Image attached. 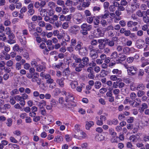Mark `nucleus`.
<instances>
[{
	"instance_id": "obj_62",
	"label": "nucleus",
	"mask_w": 149,
	"mask_h": 149,
	"mask_svg": "<svg viewBox=\"0 0 149 149\" xmlns=\"http://www.w3.org/2000/svg\"><path fill=\"white\" fill-rule=\"evenodd\" d=\"M48 6L51 8L52 9L55 7V4L54 2L50 1L49 2Z\"/></svg>"
},
{
	"instance_id": "obj_48",
	"label": "nucleus",
	"mask_w": 149,
	"mask_h": 149,
	"mask_svg": "<svg viewBox=\"0 0 149 149\" xmlns=\"http://www.w3.org/2000/svg\"><path fill=\"white\" fill-rule=\"evenodd\" d=\"M109 133L111 135L114 136L116 135V133L114 132V129L112 128L109 129Z\"/></svg>"
},
{
	"instance_id": "obj_23",
	"label": "nucleus",
	"mask_w": 149,
	"mask_h": 149,
	"mask_svg": "<svg viewBox=\"0 0 149 149\" xmlns=\"http://www.w3.org/2000/svg\"><path fill=\"white\" fill-rule=\"evenodd\" d=\"M46 68V66L40 65H38L36 67V70L38 72H41L42 71H45Z\"/></svg>"
},
{
	"instance_id": "obj_9",
	"label": "nucleus",
	"mask_w": 149,
	"mask_h": 149,
	"mask_svg": "<svg viewBox=\"0 0 149 149\" xmlns=\"http://www.w3.org/2000/svg\"><path fill=\"white\" fill-rule=\"evenodd\" d=\"M105 42V39H99L98 40V42L99 44L98 45L99 49L101 50L104 49L106 46L105 43H103Z\"/></svg>"
},
{
	"instance_id": "obj_42",
	"label": "nucleus",
	"mask_w": 149,
	"mask_h": 149,
	"mask_svg": "<svg viewBox=\"0 0 149 149\" xmlns=\"http://www.w3.org/2000/svg\"><path fill=\"white\" fill-rule=\"evenodd\" d=\"M70 85L72 89H75L77 85V82L76 81H72L70 83Z\"/></svg>"
},
{
	"instance_id": "obj_51",
	"label": "nucleus",
	"mask_w": 149,
	"mask_h": 149,
	"mask_svg": "<svg viewBox=\"0 0 149 149\" xmlns=\"http://www.w3.org/2000/svg\"><path fill=\"white\" fill-rule=\"evenodd\" d=\"M126 10L128 12L133 13L134 11V10L131 7L130 4L129 6H127L126 8Z\"/></svg>"
},
{
	"instance_id": "obj_52",
	"label": "nucleus",
	"mask_w": 149,
	"mask_h": 149,
	"mask_svg": "<svg viewBox=\"0 0 149 149\" xmlns=\"http://www.w3.org/2000/svg\"><path fill=\"white\" fill-rule=\"evenodd\" d=\"M100 23L102 26L103 27H105L108 25V23L107 21L104 19H102L101 20Z\"/></svg>"
},
{
	"instance_id": "obj_18",
	"label": "nucleus",
	"mask_w": 149,
	"mask_h": 149,
	"mask_svg": "<svg viewBox=\"0 0 149 149\" xmlns=\"http://www.w3.org/2000/svg\"><path fill=\"white\" fill-rule=\"evenodd\" d=\"M58 18L57 15H54L52 17L50 18L48 22L51 24H54L55 21L58 20Z\"/></svg>"
},
{
	"instance_id": "obj_8",
	"label": "nucleus",
	"mask_w": 149,
	"mask_h": 149,
	"mask_svg": "<svg viewBox=\"0 0 149 149\" xmlns=\"http://www.w3.org/2000/svg\"><path fill=\"white\" fill-rule=\"evenodd\" d=\"M65 79V78L63 77H62L61 78H57L56 79V82L60 87L63 88L64 86V81Z\"/></svg>"
},
{
	"instance_id": "obj_21",
	"label": "nucleus",
	"mask_w": 149,
	"mask_h": 149,
	"mask_svg": "<svg viewBox=\"0 0 149 149\" xmlns=\"http://www.w3.org/2000/svg\"><path fill=\"white\" fill-rule=\"evenodd\" d=\"M64 104L65 107L69 108L74 107L75 106V104L73 101H72V102H65Z\"/></svg>"
},
{
	"instance_id": "obj_6",
	"label": "nucleus",
	"mask_w": 149,
	"mask_h": 149,
	"mask_svg": "<svg viewBox=\"0 0 149 149\" xmlns=\"http://www.w3.org/2000/svg\"><path fill=\"white\" fill-rule=\"evenodd\" d=\"M80 136H77L76 134H74L73 135V137L78 140H81L83 139H84L87 137V135L86 133L84 132H80Z\"/></svg>"
},
{
	"instance_id": "obj_57",
	"label": "nucleus",
	"mask_w": 149,
	"mask_h": 149,
	"mask_svg": "<svg viewBox=\"0 0 149 149\" xmlns=\"http://www.w3.org/2000/svg\"><path fill=\"white\" fill-rule=\"evenodd\" d=\"M38 24L40 27H45L46 25V24L44 21H39Z\"/></svg>"
},
{
	"instance_id": "obj_36",
	"label": "nucleus",
	"mask_w": 149,
	"mask_h": 149,
	"mask_svg": "<svg viewBox=\"0 0 149 149\" xmlns=\"http://www.w3.org/2000/svg\"><path fill=\"white\" fill-rule=\"evenodd\" d=\"M143 22L145 23H147L149 26V18L147 15L145 16H143Z\"/></svg>"
},
{
	"instance_id": "obj_55",
	"label": "nucleus",
	"mask_w": 149,
	"mask_h": 149,
	"mask_svg": "<svg viewBox=\"0 0 149 149\" xmlns=\"http://www.w3.org/2000/svg\"><path fill=\"white\" fill-rule=\"evenodd\" d=\"M6 64L7 66L11 67L13 64V62L12 61L10 60L6 62Z\"/></svg>"
},
{
	"instance_id": "obj_29",
	"label": "nucleus",
	"mask_w": 149,
	"mask_h": 149,
	"mask_svg": "<svg viewBox=\"0 0 149 149\" xmlns=\"http://www.w3.org/2000/svg\"><path fill=\"white\" fill-rule=\"evenodd\" d=\"M138 22H133L132 21H129L128 22L127 25L128 27H131L133 26H135L138 24Z\"/></svg>"
},
{
	"instance_id": "obj_34",
	"label": "nucleus",
	"mask_w": 149,
	"mask_h": 149,
	"mask_svg": "<svg viewBox=\"0 0 149 149\" xmlns=\"http://www.w3.org/2000/svg\"><path fill=\"white\" fill-rule=\"evenodd\" d=\"M93 17L95 18L93 21V23L95 25H98L100 22V21L99 20V17L98 16H97L95 17V16H94Z\"/></svg>"
},
{
	"instance_id": "obj_60",
	"label": "nucleus",
	"mask_w": 149,
	"mask_h": 149,
	"mask_svg": "<svg viewBox=\"0 0 149 149\" xmlns=\"http://www.w3.org/2000/svg\"><path fill=\"white\" fill-rule=\"evenodd\" d=\"M18 91L17 89H13L10 92V94L12 95H15V94H18Z\"/></svg>"
},
{
	"instance_id": "obj_58",
	"label": "nucleus",
	"mask_w": 149,
	"mask_h": 149,
	"mask_svg": "<svg viewBox=\"0 0 149 149\" xmlns=\"http://www.w3.org/2000/svg\"><path fill=\"white\" fill-rule=\"evenodd\" d=\"M54 24L56 27L58 28L61 26V22L59 21H57L56 22H54Z\"/></svg>"
},
{
	"instance_id": "obj_27",
	"label": "nucleus",
	"mask_w": 149,
	"mask_h": 149,
	"mask_svg": "<svg viewBox=\"0 0 149 149\" xmlns=\"http://www.w3.org/2000/svg\"><path fill=\"white\" fill-rule=\"evenodd\" d=\"M84 67V65H82V63H80L78 66L75 68V70L77 72H80L82 70V69Z\"/></svg>"
},
{
	"instance_id": "obj_15",
	"label": "nucleus",
	"mask_w": 149,
	"mask_h": 149,
	"mask_svg": "<svg viewBox=\"0 0 149 149\" xmlns=\"http://www.w3.org/2000/svg\"><path fill=\"white\" fill-rule=\"evenodd\" d=\"M38 106L40 109H42L44 108V107L46 105V102L43 100H41L37 104Z\"/></svg>"
},
{
	"instance_id": "obj_17",
	"label": "nucleus",
	"mask_w": 149,
	"mask_h": 149,
	"mask_svg": "<svg viewBox=\"0 0 149 149\" xmlns=\"http://www.w3.org/2000/svg\"><path fill=\"white\" fill-rule=\"evenodd\" d=\"M94 125V122L92 121H86V128L87 130H89L90 128Z\"/></svg>"
},
{
	"instance_id": "obj_10",
	"label": "nucleus",
	"mask_w": 149,
	"mask_h": 149,
	"mask_svg": "<svg viewBox=\"0 0 149 149\" xmlns=\"http://www.w3.org/2000/svg\"><path fill=\"white\" fill-rule=\"evenodd\" d=\"M14 38L15 35L13 33L8 35V40L7 41L10 44L15 43L16 41L14 39Z\"/></svg>"
},
{
	"instance_id": "obj_35",
	"label": "nucleus",
	"mask_w": 149,
	"mask_h": 149,
	"mask_svg": "<svg viewBox=\"0 0 149 149\" xmlns=\"http://www.w3.org/2000/svg\"><path fill=\"white\" fill-rule=\"evenodd\" d=\"M145 11H141V10H138L136 12V15L139 17H142L143 16V14Z\"/></svg>"
},
{
	"instance_id": "obj_13",
	"label": "nucleus",
	"mask_w": 149,
	"mask_h": 149,
	"mask_svg": "<svg viewBox=\"0 0 149 149\" xmlns=\"http://www.w3.org/2000/svg\"><path fill=\"white\" fill-rule=\"evenodd\" d=\"M89 56L92 59L94 60L96 59L98 57V55L95 50L89 52Z\"/></svg>"
},
{
	"instance_id": "obj_53",
	"label": "nucleus",
	"mask_w": 149,
	"mask_h": 149,
	"mask_svg": "<svg viewBox=\"0 0 149 149\" xmlns=\"http://www.w3.org/2000/svg\"><path fill=\"white\" fill-rule=\"evenodd\" d=\"M112 73L113 74H120L122 73L121 70H119L118 69H114L112 71Z\"/></svg>"
},
{
	"instance_id": "obj_31",
	"label": "nucleus",
	"mask_w": 149,
	"mask_h": 149,
	"mask_svg": "<svg viewBox=\"0 0 149 149\" xmlns=\"http://www.w3.org/2000/svg\"><path fill=\"white\" fill-rule=\"evenodd\" d=\"M104 137L102 135H96L95 136V139L96 141H99L103 140Z\"/></svg>"
},
{
	"instance_id": "obj_49",
	"label": "nucleus",
	"mask_w": 149,
	"mask_h": 149,
	"mask_svg": "<svg viewBox=\"0 0 149 149\" xmlns=\"http://www.w3.org/2000/svg\"><path fill=\"white\" fill-rule=\"evenodd\" d=\"M13 120L11 118H9L7 119V122L6 124L8 126L10 127L12 125Z\"/></svg>"
},
{
	"instance_id": "obj_14",
	"label": "nucleus",
	"mask_w": 149,
	"mask_h": 149,
	"mask_svg": "<svg viewBox=\"0 0 149 149\" xmlns=\"http://www.w3.org/2000/svg\"><path fill=\"white\" fill-rule=\"evenodd\" d=\"M129 72L131 73V74L133 75L136 74L137 72V69L136 68L133 66H130V68L128 69Z\"/></svg>"
},
{
	"instance_id": "obj_64",
	"label": "nucleus",
	"mask_w": 149,
	"mask_h": 149,
	"mask_svg": "<svg viewBox=\"0 0 149 149\" xmlns=\"http://www.w3.org/2000/svg\"><path fill=\"white\" fill-rule=\"evenodd\" d=\"M130 96L132 100H134L136 97V95L134 93L132 92L130 94Z\"/></svg>"
},
{
	"instance_id": "obj_40",
	"label": "nucleus",
	"mask_w": 149,
	"mask_h": 149,
	"mask_svg": "<svg viewBox=\"0 0 149 149\" xmlns=\"http://www.w3.org/2000/svg\"><path fill=\"white\" fill-rule=\"evenodd\" d=\"M46 29L47 31H50L52 30L53 26L49 23H47L45 26Z\"/></svg>"
},
{
	"instance_id": "obj_28",
	"label": "nucleus",
	"mask_w": 149,
	"mask_h": 149,
	"mask_svg": "<svg viewBox=\"0 0 149 149\" xmlns=\"http://www.w3.org/2000/svg\"><path fill=\"white\" fill-rule=\"evenodd\" d=\"M105 13L104 14H102L100 16V17L101 18L103 19H106L109 17V12L108 10H105Z\"/></svg>"
},
{
	"instance_id": "obj_33",
	"label": "nucleus",
	"mask_w": 149,
	"mask_h": 149,
	"mask_svg": "<svg viewBox=\"0 0 149 149\" xmlns=\"http://www.w3.org/2000/svg\"><path fill=\"white\" fill-rule=\"evenodd\" d=\"M40 13L42 17H44L47 15V11L45 9H41L40 11Z\"/></svg>"
},
{
	"instance_id": "obj_7",
	"label": "nucleus",
	"mask_w": 149,
	"mask_h": 149,
	"mask_svg": "<svg viewBox=\"0 0 149 149\" xmlns=\"http://www.w3.org/2000/svg\"><path fill=\"white\" fill-rule=\"evenodd\" d=\"M19 142L21 145H25L29 143V138L26 136H23L20 139Z\"/></svg>"
},
{
	"instance_id": "obj_47",
	"label": "nucleus",
	"mask_w": 149,
	"mask_h": 149,
	"mask_svg": "<svg viewBox=\"0 0 149 149\" xmlns=\"http://www.w3.org/2000/svg\"><path fill=\"white\" fill-rule=\"evenodd\" d=\"M80 126L79 125L76 124L74 126V129L75 131L79 132L81 131V130L80 129Z\"/></svg>"
},
{
	"instance_id": "obj_11",
	"label": "nucleus",
	"mask_w": 149,
	"mask_h": 149,
	"mask_svg": "<svg viewBox=\"0 0 149 149\" xmlns=\"http://www.w3.org/2000/svg\"><path fill=\"white\" fill-rule=\"evenodd\" d=\"M133 1H131L130 3V5L131 7L134 10H135L137 8H139V4L136 3V1H135V0H132Z\"/></svg>"
},
{
	"instance_id": "obj_59",
	"label": "nucleus",
	"mask_w": 149,
	"mask_h": 149,
	"mask_svg": "<svg viewBox=\"0 0 149 149\" xmlns=\"http://www.w3.org/2000/svg\"><path fill=\"white\" fill-rule=\"evenodd\" d=\"M98 42V41L97 40L93 39L91 41L90 43L93 46H95L97 44Z\"/></svg>"
},
{
	"instance_id": "obj_5",
	"label": "nucleus",
	"mask_w": 149,
	"mask_h": 149,
	"mask_svg": "<svg viewBox=\"0 0 149 149\" xmlns=\"http://www.w3.org/2000/svg\"><path fill=\"white\" fill-rule=\"evenodd\" d=\"M64 94L66 96V97L65 98V102H72L74 98L72 95L70 94L69 93H67L66 92H64Z\"/></svg>"
},
{
	"instance_id": "obj_54",
	"label": "nucleus",
	"mask_w": 149,
	"mask_h": 149,
	"mask_svg": "<svg viewBox=\"0 0 149 149\" xmlns=\"http://www.w3.org/2000/svg\"><path fill=\"white\" fill-rule=\"evenodd\" d=\"M6 63L4 61H2L0 62V69L2 70H3V68L5 67Z\"/></svg>"
},
{
	"instance_id": "obj_19",
	"label": "nucleus",
	"mask_w": 149,
	"mask_h": 149,
	"mask_svg": "<svg viewBox=\"0 0 149 149\" xmlns=\"http://www.w3.org/2000/svg\"><path fill=\"white\" fill-rule=\"evenodd\" d=\"M105 42L106 44H107L109 46L112 47L114 45V41L113 40H110L109 39H105Z\"/></svg>"
},
{
	"instance_id": "obj_38",
	"label": "nucleus",
	"mask_w": 149,
	"mask_h": 149,
	"mask_svg": "<svg viewBox=\"0 0 149 149\" xmlns=\"http://www.w3.org/2000/svg\"><path fill=\"white\" fill-rule=\"evenodd\" d=\"M118 53L116 52H114L111 54L110 56L111 59H115L118 57Z\"/></svg>"
},
{
	"instance_id": "obj_44",
	"label": "nucleus",
	"mask_w": 149,
	"mask_h": 149,
	"mask_svg": "<svg viewBox=\"0 0 149 149\" xmlns=\"http://www.w3.org/2000/svg\"><path fill=\"white\" fill-rule=\"evenodd\" d=\"M145 92L143 90H139L137 92V94L139 97H141L145 94Z\"/></svg>"
},
{
	"instance_id": "obj_45",
	"label": "nucleus",
	"mask_w": 149,
	"mask_h": 149,
	"mask_svg": "<svg viewBox=\"0 0 149 149\" xmlns=\"http://www.w3.org/2000/svg\"><path fill=\"white\" fill-rule=\"evenodd\" d=\"M101 86V83L99 81H96L95 83V88L99 89Z\"/></svg>"
},
{
	"instance_id": "obj_32",
	"label": "nucleus",
	"mask_w": 149,
	"mask_h": 149,
	"mask_svg": "<svg viewBox=\"0 0 149 149\" xmlns=\"http://www.w3.org/2000/svg\"><path fill=\"white\" fill-rule=\"evenodd\" d=\"M63 139L62 137L57 136H56L54 139V141L57 143H60L63 141Z\"/></svg>"
},
{
	"instance_id": "obj_43",
	"label": "nucleus",
	"mask_w": 149,
	"mask_h": 149,
	"mask_svg": "<svg viewBox=\"0 0 149 149\" xmlns=\"http://www.w3.org/2000/svg\"><path fill=\"white\" fill-rule=\"evenodd\" d=\"M129 139L131 141L133 142H136L138 140L137 138L134 135L131 136Z\"/></svg>"
},
{
	"instance_id": "obj_39",
	"label": "nucleus",
	"mask_w": 149,
	"mask_h": 149,
	"mask_svg": "<svg viewBox=\"0 0 149 149\" xmlns=\"http://www.w3.org/2000/svg\"><path fill=\"white\" fill-rule=\"evenodd\" d=\"M69 22H64L61 24L62 28L65 29H67L69 26Z\"/></svg>"
},
{
	"instance_id": "obj_24",
	"label": "nucleus",
	"mask_w": 149,
	"mask_h": 149,
	"mask_svg": "<svg viewBox=\"0 0 149 149\" xmlns=\"http://www.w3.org/2000/svg\"><path fill=\"white\" fill-rule=\"evenodd\" d=\"M83 45V43L80 41H79L77 42V44L75 46L74 49L77 51H80L82 49V46Z\"/></svg>"
},
{
	"instance_id": "obj_12",
	"label": "nucleus",
	"mask_w": 149,
	"mask_h": 149,
	"mask_svg": "<svg viewBox=\"0 0 149 149\" xmlns=\"http://www.w3.org/2000/svg\"><path fill=\"white\" fill-rule=\"evenodd\" d=\"M81 29H85L87 31H90L91 29L92 26L90 24L84 23L81 25Z\"/></svg>"
},
{
	"instance_id": "obj_56",
	"label": "nucleus",
	"mask_w": 149,
	"mask_h": 149,
	"mask_svg": "<svg viewBox=\"0 0 149 149\" xmlns=\"http://www.w3.org/2000/svg\"><path fill=\"white\" fill-rule=\"evenodd\" d=\"M130 89L132 91H135L136 90V86H135L134 83H132L130 84Z\"/></svg>"
},
{
	"instance_id": "obj_46",
	"label": "nucleus",
	"mask_w": 149,
	"mask_h": 149,
	"mask_svg": "<svg viewBox=\"0 0 149 149\" xmlns=\"http://www.w3.org/2000/svg\"><path fill=\"white\" fill-rule=\"evenodd\" d=\"M22 68V65L20 63L17 62L15 65V68L17 70H19Z\"/></svg>"
},
{
	"instance_id": "obj_63",
	"label": "nucleus",
	"mask_w": 149,
	"mask_h": 149,
	"mask_svg": "<svg viewBox=\"0 0 149 149\" xmlns=\"http://www.w3.org/2000/svg\"><path fill=\"white\" fill-rule=\"evenodd\" d=\"M93 20V17H88L86 19L87 22L89 24L92 23Z\"/></svg>"
},
{
	"instance_id": "obj_16",
	"label": "nucleus",
	"mask_w": 149,
	"mask_h": 149,
	"mask_svg": "<svg viewBox=\"0 0 149 149\" xmlns=\"http://www.w3.org/2000/svg\"><path fill=\"white\" fill-rule=\"evenodd\" d=\"M144 42V40L141 39L138 40L136 42V45L139 49H141L143 47L142 44Z\"/></svg>"
},
{
	"instance_id": "obj_30",
	"label": "nucleus",
	"mask_w": 149,
	"mask_h": 149,
	"mask_svg": "<svg viewBox=\"0 0 149 149\" xmlns=\"http://www.w3.org/2000/svg\"><path fill=\"white\" fill-rule=\"evenodd\" d=\"M8 96V94L7 93L2 91L1 93H0V97L2 99H6Z\"/></svg>"
},
{
	"instance_id": "obj_50",
	"label": "nucleus",
	"mask_w": 149,
	"mask_h": 149,
	"mask_svg": "<svg viewBox=\"0 0 149 149\" xmlns=\"http://www.w3.org/2000/svg\"><path fill=\"white\" fill-rule=\"evenodd\" d=\"M90 4V2L89 1L86 2H83L82 4V6L83 7L86 8L88 7Z\"/></svg>"
},
{
	"instance_id": "obj_3",
	"label": "nucleus",
	"mask_w": 149,
	"mask_h": 149,
	"mask_svg": "<svg viewBox=\"0 0 149 149\" xmlns=\"http://www.w3.org/2000/svg\"><path fill=\"white\" fill-rule=\"evenodd\" d=\"M83 18L81 14L77 13L75 14L73 17L74 22L77 24H79L83 22Z\"/></svg>"
},
{
	"instance_id": "obj_2",
	"label": "nucleus",
	"mask_w": 149,
	"mask_h": 149,
	"mask_svg": "<svg viewBox=\"0 0 149 149\" xmlns=\"http://www.w3.org/2000/svg\"><path fill=\"white\" fill-rule=\"evenodd\" d=\"M29 35L28 30L26 29H24L22 31V35L19 37V40L21 43L25 45L27 43L26 36Z\"/></svg>"
},
{
	"instance_id": "obj_4",
	"label": "nucleus",
	"mask_w": 149,
	"mask_h": 149,
	"mask_svg": "<svg viewBox=\"0 0 149 149\" xmlns=\"http://www.w3.org/2000/svg\"><path fill=\"white\" fill-rule=\"evenodd\" d=\"M80 27L77 25H74L70 27L69 31L70 33L76 35L79 32Z\"/></svg>"
},
{
	"instance_id": "obj_1",
	"label": "nucleus",
	"mask_w": 149,
	"mask_h": 149,
	"mask_svg": "<svg viewBox=\"0 0 149 149\" xmlns=\"http://www.w3.org/2000/svg\"><path fill=\"white\" fill-rule=\"evenodd\" d=\"M28 95L26 93H24L22 95V96L17 95L14 97V99L17 101H20V104L24 106L25 104V100L28 98Z\"/></svg>"
},
{
	"instance_id": "obj_26",
	"label": "nucleus",
	"mask_w": 149,
	"mask_h": 149,
	"mask_svg": "<svg viewBox=\"0 0 149 149\" xmlns=\"http://www.w3.org/2000/svg\"><path fill=\"white\" fill-rule=\"evenodd\" d=\"M145 85L142 83L139 84L136 86V90L137 91L143 90L145 89Z\"/></svg>"
},
{
	"instance_id": "obj_41",
	"label": "nucleus",
	"mask_w": 149,
	"mask_h": 149,
	"mask_svg": "<svg viewBox=\"0 0 149 149\" xmlns=\"http://www.w3.org/2000/svg\"><path fill=\"white\" fill-rule=\"evenodd\" d=\"M5 32H6V34L8 35L13 33L11 29L9 27H7L6 28Z\"/></svg>"
},
{
	"instance_id": "obj_25",
	"label": "nucleus",
	"mask_w": 149,
	"mask_h": 149,
	"mask_svg": "<svg viewBox=\"0 0 149 149\" xmlns=\"http://www.w3.org/2000/svg\"><path fill=\"white\" fill-rule=\"evenodd\" d=\"M39 76V74L35 72L33 74V77L31 78V81L33 82H35L37 80Z\"/></svg>"
},
{
	"instance_id": "obj_61",
	"label": "nucleus",
	"mask_w": 149,
	"mask_h": 149,
	"mask_svg": "<svg viewBox=\"0 0 149 149\" xmlns=\"http://www.w3.org/2000/svg\"><path fill=\"white\" fill-rule=\"evenodd\" d=\"M119 57V58H120L122 61L123 62L126 59V56L125 55H122L121 54H119L118 56Z\"/></svg>"
},
{
	"instance_id": "obj_20",
	"label": "nucleus",
	"mask_w": 149,
	"mask_h": 149,
	"mask_svg": "<svg viewBox=\"0 0 149 149\" xmlns=\"http://www.w3.org/2000/svg\"><path fill=\"white\" fill-rule=\"evenodd\" d=\"M89 58L88 57L85 56L82 59H81V62L82 65H84V67H85L86 65H87L89 61Z\"/></svg>"
},
{
	"instance_id": "obj_22",
	"label": "nucleus",
	"mask_w": 149,
	"mask_h": 149,
	"mask_svg": "<svg viewBox=\"0 0 149 149\" xmlns=\"http://www.w3.org/2000/svg\"><path fill=\"white\" fill-rule=\"evenodd\" d=\"M148 105L146 103H143L142 104L141 107L139 109V112L141 113H143L144 110L148 108Z\"/></svg>"
},
{
	"instance_id": "obj_37",
	"label": "nucleus",
	"mask_w": 149,
	"mask_h": 149,
	"mask_svg": "<svg viewBox=\"0 0 149 149\" xmlns=\"http://www.w3.org/2000/svg\"><path fill=\"white\" fill-rule=\"evenodd\" d=\"M118 82H114L112 86V87H109V90L110 91H111L113 90V88H117L118 86Z\"/></svg>"
}]
</instances>
